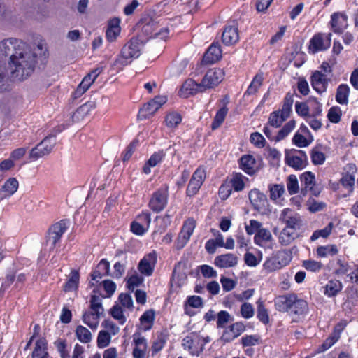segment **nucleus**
Returning <instances> with one entry per match:
<instances>
[{"label":"nucleus","mask_w":358,"mask_h":358,"mask_svg":"<svg viewBox=\"0 0 358 358\" xmlns=\"http://www.w3.org/2000/svg\"><path fill=\"white\" fill-rule=\"evenodd\" d=\"M18 51L8 62L10 78L14 81H23L31 76L38 62L44 65L49 56L47 43L43 40L38 41L34 52L27 50V48Z\"/></svg>","instance_id":"obj_1"},{"label":"nucleus","mask_w":358,"mask_h":358,"mask_svg":"<svg viewBox=\"0 0 358 358\" xmlns=\"http://www.w3.org/2000/svg\"><path fill=\"white\" fill-rule=\"evenodd\" d=\"M146 41L142 39L140 35L131 38L123 46L120 54L113 62L112 67L117 71L122 70L125 66L129 64L133 59L138 58Z\"/></svg>","instance_id":"obj_2"},{"label":"nucleus","mask_w":358,"mask_h":358,"mask_svg":"<svg viewBox=\"0 0 358 358\" xmlns=\"http://www.w3.org/2000/svg\"><path fill=\"white\" fill-rule=\"evenodd\" d=\"M91 312H85L83 315V322L91 329H95L98 326V320L103 312V308L99 301V297L92 295L90 299Z\"/></svg>","instance_id":"obj_3"},{"label":"nucleus","mask_w":358,"mask_h":358,"mask_svg":"<svg viewBox=\"0 0 358 358\" xmlns=\"http://www.w3.org/2000/svg\"><path fill=\"white\" fill-rule=\"evenodd\" d=\"M141 32L149 38H160L166 39L168 37L169 29L162 28L158 29V24L152 18H148L141 22Z\"/></svg>","instance_id":"obj_4"},{"label":"nucleus","mask_w":358,"mask_h":358,"mask_svg":"<svg viewBox=\"0 0 358 358\" xmlns=\"http://www.w3.org/2000/svg\"><path fill=\"white\" fill-rule=\"evenodd\" d=\"M249 199L253 208L262 215L270 213L269 204L266 196L258 189H254L249 192Z\"/></svg>","instance_id":"obj_5"},{"label":"nucleus","mask_w":358,"mask_h":358,"mask_svg":"<svg viewBox=\"0 0 358 358\" xmlns=\"http://www.w3.org/2000/svg\"><path fill=\"white\" fill-rule=\"evenodd\" d=\"M27 48V44L21 40L15 38L4 39L0 42V53L3 56H9L10 60L13 58V55L18 52V49Z\"/></svg>","instance_id":"obj_6"},{"label":"nucleus","mask_w":358,"mask_h":358,"mask_svg":"<svg viewBox=\"0 0 358 358\" xmlns=\"http://www.w3.org/2000/svg\"><path fill=\"white\" fill-rule=\"evenodd\" d=\"M67 220H62L59 222L52 224L48 231V236L46 238L47 243H50L52 248H55L57 243L60 240L63 234L67 229Z\"/></svg>","instance_id":"obj_7"},{"label":"nucleus","mask_w":358,"mask_h":358,"mask_svg":"<svg viewBox=\"0 0 358 358\" xmlns=\"http://www.w3.org/2000/svg\"><path fill=\"white\" fill-rule=\"evenodd\" d=\"M224 73L222 69H210L206 72L199 86H201L203 90L212 88L217 85L224 79Z\"/></svg>","instance_id":"obj_8"},{"label":"nucleus","mask_w":358,"mask_h":358,"mask_svg":"<svg viewBox=\"0 0 358 358\" xmlns=\"http://www.w3.org/2000/svg\"><path fill=\"white\" fill-rule=\"evenodd\" d=\"M55 142H51L50 137H45L29 152V159L35 161L44 156L48 155L52 150Z\"/></svg>","instance_id":"obj_9"},{"label":"nucleus","mask_w":358,"mask_h":358,"mask_svg":"<svg viewBox=\"0 0 358 358\" xmlns=\"http://www.w3.org/2000/svg\"><path fill=\"white\" fill-rule=\"evenodd\" d=\"M182 345L187 348L193 355L199 356L203 352V345L201 344V336L195 333H191L182 340Z\"/></svg>","instance_id":"obj_10"},{"label":"nucleus","mask_w":358,"mask_h":358,"mask_svg":"<svg viewBox=\"0 0 358 358\" xmlns=\"http://www.w3.org/2000/svg\"><path fill=\"white\" fill-rule=\"evenodd\" d=\"M167 196L166 189H159L155 192L149 202L150 208L156 213L162 210L167 203Z\"/></svg>","instance_id":"obj_11"},{"label":"nucleus","mask_w":358,"mask_h":358,"mask_svg":"<svg viewBox=\"0 0 358 358\" xmlns=\"http://www.w3.org/2000/svg\"><path fill=\"white\" fill-rule=\"evenodd\" d=\"M331 34H328L326 36V38L324 39L322 34H315L311 38L309 45V48L312 50L313 53L329 48L331 45Z\"/></svg>","instance_id":"obj_12"},{"label":"nucleus","mask_w":358,"mask_h":358,"mask_svg":"<svg viewBox=\"0 0 358 358\" xmlns=\"http://www.w3.org/2000/svg\"><path fill=\"white\" fill-rule=\"evenodd\" d=\"M157 262V255L155 252L145 255L139 262L138 269L143 275L150 276L152 274Z\"/></svg>","instance_id":"obj_13"},{"label":"nucleus","mask_w":358,"mask_h":358,"mask_svg":"<svg viewBox=\"0 0 358 358\" xmlns=\"http://www.w3.org/2000/svg\"><path fill=\"white\" fill-rule=\"evenodd\" d=\"M195 227V221L192 218L187 220L182 228L178 238L177 249H181L189 239Z\"/></svg>","instance_id":"obj_14"},{"label":"nucleus","mask_w":358,"mask_h":358,"mask_svg":"<svg viewBox=\"0 0 358 358\" xmlns=\"http://www.w3.org/2000/svg\"><path fill=\"white\" fill-rule=\"evenodd\" d=\"M245 329V327L243 322L234 323L224 331L220 339L224 343H229L239 336Z\"/></svg>","instance_id":"obj_15"},{"label":"nucleus","mask_w":358,"mask_h":358,"mask_svg":"<svg viewBox=\"0 0 358 358\" xmlns=\"http://www.w3.org/2000/svg\"><path fill=\"white\" fill-rule=\"evenodd\" d=\"M290 211L289 208L285 209L280 216V219H282L286 224L285 228H288L290 230L296 231L300 229L302 226V220L301 216L298 214H295L293 216H287V213Z\"/></svg>","instance_id":"obj_16"},{"label":"nucleus","mask_w":358,"mask_h":358,"mask_svg":"<svg viewBox=\"0 0 358 358\" xmlns=\"http://www.w3.org/2000/svg\"><path fill=\"white\" fill-rule=\"evenodd\" d=\"M295 152H296L295 149L285 150V163L296 170H301L306 166L307 163L304 162L302 157L294 155Z\"/></svg>","instance_id":"obj_17"},{"label":"nucleus","mask_w":358,"mask_h":358,"mask_svg":"<svg viewBox=\"0 0 358 358\" xmlns=\"http://www.w3.org/2000/svg\"><path fill=\"white\" fill-rule=\"evenodd\" d=\"M329 80V79L319 71H315L311 76L312 86L320 94L326 91Z\"/></svg>","instance_id":"obj_18"},{"label":"nucleus","mask_w":358,"mask_h":358,"mask_svg":"<svg viewBox=\"0 0 358 358\" xmlns=\"http://www.w3.org/2000/svg\"><path fill=\"white\" fill-rule=\"evenodd\" d=\"M237 256L231 253L217 256L214 260V264L219 268L234 267L237 264Z\"/></svg>","instance_id":"obj_19"},{"label":"nucleus","mask_w":358,"mask_h":358,"mask_svg":"<svg viewBox=\"0 0 358 358\" xmlns=\"http://www.w3.org/2000/svg\"><path fill=\"white\" fill-rule=\"evenodd\" d=\"M222 57L220 46L213 43L205 52L202 62L205 64H213L217 62Z\"/></svg>","instance_id":"obj_20"},{"label":"nucleus","mask_w":358,"mask_h":358,"mask_svg":"<svg viewBox=\"0 0 358 358\" xmlns=\"http://www.w3.org/2000/svg\"><path fill=\"white\" fill-rule=\"evenodd\" d=\"M294 301V294L278 296L275 299L276 310L280 312H289Z\"/></svg>","instance_id":"obj_21"},{"label":"nucleus","mask_w":358,"mask_h":358,"mask_svg":"<svg viewBox=\"0 0 358 358\" xmlns=\"http://www.w3.org/2000/svg\"><path fill=\"white\" fill-rule=\"evenodd\" d=\"M239 39L238 27L236 26H227L222 35V42L227 45H230L236 43Z\"/></svg>","instance_id":"obj_22"},{"label":"nucleus","mask_w":358,"mask_h":358,"mask_svg":"<svg viewBox=\"0 0 358 358\" xmlns=\"http://www.w3.org/2000/svg\"><path fill=\"white\" fill-rule=\"evenodd\" d=\"M348 17L345 14L341 13H334L331 15V27L335 33H341L343 27L346 25Z\"/></svg>","instance_id":"obj_23"},{"label":"nucleus","mask_w":358,"mask_h":358,"mask_svg":"<svg viewBox=\"0 0 358 358\" xmlns=\"http://www.w3.org/2000/svg\"><path fill=\"white\" fill-rule=\"evenodd\" d=\"M308 310L307 302L303 299H298L297 296L294 294V301L291 306L289 313L290 314L301 315L305 314Z\"/></svg>","instance_id":"obj_24"},{"label":"nucleus","mask_w":358,"mask_h":358,"mask_svg":"<svg viewBox=\"0 0 358 358\" xmlns=\"http://www.w3.org/2000/svg\"><path fill=\"white\" fill-rule=\"evenodd\" d=\"M255 243L260 246L272 248L271 245H266L267 243L272 241L271 232L266 229H260L257 231L254 238Z\"/></svg>","instance_id":"obj_25"},{"label":"nucleus","mask_w":358,"mask_h":358,"mask_svg":"<svg viewBox=\"0 0 358 358\" xmlns=\"http://www.w3.org/2000/svg\"><path fill=\"white\" fill-rule=\"evenodd\" d=\"M255 159L250 155H245L240 159V167L248 174L252 175L255 173L254 165Z\"/></svg>","instance_id":"obj_26"},{"label":"nucleus","mask_w":358,"mask_h":358,"mask_svg":"<svg viewBox=\"0 0 358 358\" xmlns=\"http://www.w3.org/2000/svg\"><path fill=\"white\" fill-rule=\"evenodd\" d=\"M158 110L155 106V101H148L145 103L143 107L140 109L138 114V120H144L149 118Z\"/></svg>","instance_id":"obj_27"},{"label":"nucleus","mask_w":358,"mask_h":358,"mask_svg":"<svg viewBox=\"0 0 358 358\" xmlns=\"http://www.w3.org/2000/svg\"><path fill=\"white\" fill-rule=\"evenodd\" d=\"M350 88L347 85H340L336 90V101L340 104H347L348 102V96Z\"/></svg>","instance_id":"obj_28"},{"label":"nucleus","mask_w":358,"mask_h":358,"mask_svg":"<svg viewBox=\"0 0 358 358\" xmlns=\"http://www.w3.org/2000/svg\"><path fill=\"white\" fill-rule=\"evenodd\" d=\"M263 80L264 73L262 72L257 73L253 78L246 92H245V95H251L255 94L257 92L259 87L262 85Z\"/></svg>","instance_id":"obj_29"},{"label":"nucleus","mask_w":358,"mask_h":358,"mask_svg":"<svg viewBox=\"0 0 358 358\" xmlns=\"http://www.w3.org/2000/svg\"><path fill=\"white\" fill-rule=\"evenodd\" d=\"M297 237L296 232L288 228H284L280 234L279 241L283 245H289Z\"/></svg>","instance_id":"obj_30"},{"label":"nucleus","mask_w":358,"mask_h":358,"mask_svg":"<svg viewBox=\"0 0 358 358\" xmlns=\"http://www.w3.org/2000/svg\"><path fill=\"white\" fill-rule=\"evenodd\" d=\"M79 273L76 270H72L71 272L70 278L65 283L64 289L65 292H71L76 290L78 287L79 283Z\"/></svg>","instance_id":"obj_31"},{"label":"nucleus","mask_w":358,"mask_h":358,"mask_svg":"<svg viewBox=\"0 0 358 358\" xmlns=\"http://www.w3.org/2000/svg\"><path fill=\"white\" fill-rule=\"evenodd\" d=\"M198 87H202L199 86V84H197L192 79H188L182 84L180 92L181 93H184V96L187 97L189 94L196 93Z\"/></svg>","instance_id":"obj_32"},{"label":"nucleus","mask_w":358,"mask_h":358,"mask_svg":"<svg viewBox=\"0 0 358 358\" xmlns=\"http://www.w3.org/2000/svg\"><path fill=\"white\" fill-rule=\"evenodd\" d=\"M325 294L329 296H336L342 289V284L338 280H330L327 284Z\"/></svg>","instance_id":"obj_33"},{"label":"nucleus","mask_w":358,"mask_h":358,"mask_svg":"<svg viewBox=\"0 0 358 358\" xmlns=\"http://www.w3.org/2000/svg\"><path fill=\"white\" fill-rule=\"evenodd\" d=\"M228 113V108L224 106L222 108H221L216 113L214 120L211 124V129L213 130H215L217 129L222 123L224 122L226 115Z\"/></svg>","instance_id":"obj_34"},{"label":"nucleus","mask_w":358,"mask_h":358,"mask_svg":"<svg viewBox=\"0 0 358 358\" xmlns=\"http://www.w3.org/2000/svg\"><path fill=\"white\" fill-rule=\"evenodd\" d=\"M76 335L82 343H89L92 340L91 332L85 327L79 325L76 327Z\"/></svg>","instance_id":"obj_35"},{"label":"nucleus","mask_w":358,"mask_h":358,"mask_svg":"<svg viewBox=\"0 0 358 358\" xmlns=\"http://www.w3.org/2000/svg\"><path fill=\"white\" fill-rule=\"evenodd\" d=\"M288 117H284V115L280 113V110L273 111L270 114L268 118V123L271 126L275 127H279L281 126L282 122L285 121Z\"/></svg>","instance_id":"obj_36"},{"label":"nucleus","mask_w":358,"mask_h":358,"mask_svg":"<svg viewBox=\"0 0 358 358\" xmlns=\"http://www.w3.org/2000/svg\"><path fill=\"white\" fill-rule=\"evenodd\" d=\"M18 189V181L15 178H10L2 186V190L7 193L5 196L13 195Z\"/></svg>","instance_id":"obj_37"},{"label":"nucleus","mask_w":358,"mask_h":358,"mask_svg":"<svg viewBox=\"0 0 358 358\" xmlns=\"http://www.w3.org/2000/svg\"><path fill=\"white\" fill-rule=\"evenodd\" d=\"M294 94L288 92L284 99L282 108L280 110V113L284 115V117H289L292 110V106L294 102Z\"/></svg>","instance_id":"obj_38"},{"label":"nucleus","mask_w":358,"mask_h":358,"mask_svg":"<svg viewBox=\"0 0 358 358\" xmlns=\"http://www.w3.org/2000/svg\"><path fill=\"white\" fill-rule=\"evenodd\" d=\"M257 317L263 324H267L269 322V316L268 311L264 307V302L259 299L257 302Z\"/></svg>","instance_id":"obj_39"},{"label":"nucleus","mask_w":358,"mask_h":358,"mask_svg":"<svg viewBox=\"0 0 358 358\" xmlns=\"http://www.w3.org/2000/svg\"><path fill=\"white\" fill-rule=\"evenodd\" d=\"M181 115L176 112H171L165 117L166 125L170 128L177 127L181 122Z\"/></svg>","instance_id":"obj_40"},{"label":"nucleus","mask_w":358,"mask_h":358,"mask_svg":"<svg viewBox=\"0 0 358 358\" xmlns=\"http://www.w3.org/2000/svg\"><path fill=\"white\" fill-rule=\"evenodd\" d=\"M295 121L290 120L286 123L283 127L278 131V135L275 138V141H280L285 138L294 128Z\"/></svg>","instance_id":"obj_41"},{"label":"nucleus","mask_w":358,"mask_h":358,"mask_svg":"<svg viewBox=\"0 0 358 358\" xmlns=\"http://www.w3.org/2000/svg\"><path fill=\"white\" fill-rule=\"evenodd\" d=\"M264 268L268 272H272L282 268L277 255L268 258L264 264Z\"/></svg>","instance_id":"obj_42"},{"label":"nucleus","mask_w":358,"mask_h":358,"mask_svg":"<svg viewBox=\"0 0 358 358\" xmlns=\"http://www.w3.org/2000/svg\"><path fill=\"white\" fill-rule=\"evenodd\" d=\"M231 321H233V317L228 312L225 310H221L217 313V328H224L228 322Z\"/></svg>","instance_id":"obj_43"},{"label":"nucleus","mask_w":358,"mask_h":358,"mask_svg":"<svg viewBox=\"0 0 358 358\" xmlns=\"http://www.w3.org/2000/svg\"><path fill=\"white\" fill-rule=\"evenodd\" d=\"M287 187L290 195L296 194L299 192L298 180L295 175H290L287 178Z\"/></svg>","instance_id":"obj_44"},{"label":"nucleus","mask_w":358,"mask_h":358,"mask_svg":"<svg viewBox=\"0 0 358 358\" xmlns=\"http://www.w3.org/2000/svg\"><path fill=\"white\" fill-rule=\"evenodd\" d=\"M187 305L190 307L198 308L203 306V300L200 296H191L187 298V302L185 304V310L187 314H189Z\"/></svg>","instance_id":"obj_45"},{"label":"nucleus","mask_w":358,"mask_h":358,"mask_svg":"<svg viewBox=\"0 0 358 358\" xmlns=\"http://www.w3.org/2000/svg\"><path fill=\"white\" fill-rule=\"evenodd\" d=\"M338 249L336 245H327V246H320L317 249V254L318 256L324 257L327 255H334L337 254Z\"/></svg>","instance_id":"obj_46"},{"label":"nucleus","mask_w":358,"mask_h":358,"mask_svg":"<svg viewBox=\"0 0 358 358\" xmlns=\"http://www.w3.org/2000/svg\"><path fill=\"white\" fill-rule=\"evenodd\" d=\"M341 108L338 106H334L329 110L327 117L331 122L338 123L341 120Z\"/></svg>","instance_id":"obj_47"},{"label":"nucleus","mask_w":358,"mask_h":358,"mask_svg":"<svg viewBox=\"0 0 358 358\" xmlns=\"http://www.w3.org/2000/svg\"><path fill=\"white\" fill-rule=\"evenodd\" d=\"M43 350H48V341L45 337L40 338L36 341L31 358L37 357L38 352H42Z\"/></svg>","instance_id":"obj_48"},{"label":"nucleus","mask_w":358,"mask_h":358,"mask_svg":"<svg viewBox=\"0 0 358 358\" xmlns=\"http://www.w3.org/2000/svg\"><path fill=\"white\" fill-rule=\"evenodd\" d=\"M301 183L306 186V188L315 185V178L313 173L306 171L303 173L300 177Z\"/></svg>","instance_id":"obj_49"},{"label":"nucleus","mask_w":358,"mask_h":358,"mask_svg":"<svg viewBox=\"0 0 358 358\" xmlns=\"http://www.w3.org/2000/svg\"><path fill=\"white\" fill-rule=\"evenodd\" d=\"M110 341V335L106 331H101L97 337V345L100 348L108 346Z\"/></svg>","instance_id":"obj_50"},{"label":"nucleus","mask_w":358,"mask_h":358,"mask_svg":"<svg viewBox=\"0 0 358 358\" xmlns=\"http://www.w3.org/2000/svg\"><path fill=\"white\" fill-rule=\"evenodd\" d=\"M338 338H339V336L338 335V334H332L319 347L318 352H322L327 350L331 346H332L338 340Z\"/></svg>","instance_id":"obj_51"},{"label":"nucleus","mask_w":358,"mask_h":358,"mask_svg":"<svg viewBox=\"0 0 358 358\" xmlns=\"http://www.w3.org/2000/svg\"><path fill=\"white\" fill-rule=\"evenodd\" d=\"M110 313L113 318L119 320L121 324H123L126 322V317L123 314V310L118 305L113 306L110 309Z\"/></svg>","instance_id":"obj_52"},{"label":"nucleus","mask_w":358,"mask_h":358,"mask_svg":"<svg viewBox=\"0 0 358 358\" xmlns=\"http://www.w3.org/2000/svg\"><path fill=\"white\" fill-rule=\"evenodd\" d=\"M270 199L276 200L280 198L285 192V188L282 185H273L270 187Z\"/></svg>","instance_id":"obj_53"},{"label":"nucleus","mask_w":358,"mask_h":358,"mask_svg":"<svg viewBox=\"0 0 358 358\" xmlns=\"http://www.w3.org/2000/svg\"><path fill=\"white\" fill-rule=\"evenodd\" d=\"M94 104L92 103H85L83 104L73 113V118H79V117H84L85 115L88 114L90 110L92 107H94Z\"/></svg>","instance_id":"obj_54"},{"label":"nucleus","mask_w":358,"mask_h":358,"mask_svg":"<svg viewBox=\"0 0 358 358\" xmlns=\"http://www.w3.org/2000/svg\"><path fill=\"white\" fill-rule=\"evenodd\" d=\"M326 157L325 155L318 151L316 149H313L311 151V160L312 162L315 165H320L322 164L325 161Z\"/></svg>","instance_id":"obj_55"},{"label":"nucleus","mask_w":358,"mask_h":358,"mask_svg":"<svg viewBox=\"0 0 358 358\" xmlns=\"http://www.w3.org/2000/svg\"><path fill=\"white\" fill-rule=\"evenodd\" d=\"M308 203L309 205L308 210L311 213H315V212L320 211V210H323L326 206V204L324 203L317 202L314 199H312V198H310L308 200Z\"/></svg>","instance_id":"obj_56"},{"label":"nucleus","mask_w":358,"mask_h":358,"mask_svg":"<svg viewBox=\"0 0 358 358\" xmlns=\"http://www.w3.org/2000/svg\"><path fill=\"white\" fill-rule=\"evenodd\" d=\"M241 314L246 319L252 317L254 315V308L252 304L243 303L241 306Z\"/></svg>","instance_id":"obj_57"},{"label":"nucleus","mask_w":358,"mask_h":358,"mask_svg":"<svg viewBox=\"0 0 358 358\" xmlns=\"http://www.w3.org/2000/svg\"><path fill=\"white\" fill-rule=\"evenodd\" d=\"M303 266L306 270L315 272L321 269L322 264L319 262L309 259L303 261Z\"/></svg>","instance_id":"obj_58"},{"label":"nucleus","mask_w":358,"mask_h":358,"mask_svg":"<svg viewBox=\"0 0 358 358\" xmlns=\"http://www.w3.org/2000/svg\"><path fill=\"white\" fill-rule=\"evenodd\" d=\"M143 282V278L138 275H132L127 281V287L129 291L133 292L136 287H138Z\"/></svg>","instance_id":"obj_59"},{"label":"nucleus","mask_w":358,"mask_h":358,"mask_svg":"<svg viewBox=\"0 0 358 358\" xmlns=\"http://www.w3.org/2000/svg\"><path fill=\"white\" fill-rule=\"evenodd\" d=\"M250 141L258 148L264 147L266 143L263 136L258 132L252 133L250 135Z\"/></svg>","instance_id":"obj_60"},{"label":"nucleus","mask_w":358,"mask_h":358,"mask_svg":"<svg viewBox=\"0 0 358 358\" xmlns=\"http://www.w3.org/2000/svg\"><path fill=\"white\" fill-rule=\"evenodd\" d=\"M281 267L286 266L292 259L291 254L287 250L280 251L277 253Z\"/></svg>","instance_id":"obj_61"},{"label":"nucleus","mask_w":358,"mask_h":358,"mask_svg":"<svg viewBox=\"0 0 358 358\" xmlns=\"http://www.w3.org/2000/svg\"><path fill=\"white\" fill-rule=\"evenodd\" d=\"M231 187L234 189L235 191L239 192L241 191L244 188V182L241 178V174H236L231 180Z\"/></svg>","instance_id":"obj_62"},{"label":"nucleus","mask_w":358,"mask_h":358,"mask_svg":"<svg viewBox=\"0 0 358 358\" xmlns=\"http://www.w3.org/2000/svg\"><path fill=\"white\" fill-rule=\"evenodd\" d=\"M118 299L124 307L131 308L133 307V300L128 294L122 293L119 295Z\"/></svg>","instance_id":"obj_63"},{"label":"nucleus","mask_w":358,"mask_h":358,"mask_svg":"<svg viewBox=\"0 0 358 358\" xmlns=\"http://www.w3.org/2000/svg\"><path fill=\"white\" fill-rule=\"evenodd\" d=\"M292 142L299 148L306 147L309 145L307 139L301 134L296 133L292 138Z\"/></svg>","instance_id":"obj_64"}]
</instances>
